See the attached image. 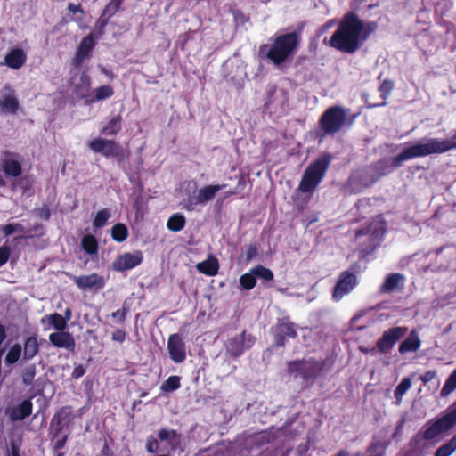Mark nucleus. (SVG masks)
I'll return each instance as SVG.
<instances>
[{"mask_svg": "<svg viewBox=\"0 0 456 456\" xmlns=\"http://www.w3.org/2000/svg\"><path fill=\"white\" fill-rule=\"evenodd\" d=\"M39 351L40 343L37 334H32L24 339L22 346L23 361L32 360L39 354Z\"/></svg>", "mask_w": 456, "mask_h": 456, "instance_id": "bb28decb", "label": "nucleus"}, {"mask_svg": "<svg viewBox=\"0 0 456 456\" xmlns=\"http://www.w3.org/2000/svg\"><path fill=\"white\" fill-rule=\"evenodd\" d=\"M289 93L284 88H278L275 85H269L266 89V102L265 107L270 112L284 113L289 108Z\"/></svg>", "mask_w": 456, "mask_h": 456, "instance_id": "9b49d317", "label": "nucleus"}, {"mask_svg": "<svg viewBox=\"0 0 456 456\" xmlns=\"http://www.w3.org/2000/svg\"><path fill=\"white\" fill-rule=\"evenodd\" d=\"M11 255V248L6 243L0 247V267L7 263Z\"/></svg>", "mask_w": 456, "mask_h": 456, "instance_id": "6e6d98bb", "label": "nucleus"}, {"mask_svg": "<svg viewBox=\"0 0 456 456\" xmlns=\"http://www.w3.org/2000/svg\"><path fill=\"white\" fill-rule=\"evenodd\" d=\"M181 387V377L173 375L161 385L160 389L163 392H173Z\"/></svg>", "mask_w": 456, "mask_h": 456, "instance_id": "a19ab883", "label": "nucleus"}, {"mask_svg": "<svg viewBox=\"0 0 456 456\" xmlns=\"http://www.w3.org/2000/svg\"><path fill=\"white\" fill-rule=\"evenodd\" d=\"M2 230L5 236H10L16 232H24V227L20 224H8Z\"/></svg>", "mask_w": 456, "mask_h": 456, "instance_id": "603ef678", "label": "nucleus"}, {"mask_svg": "<svg viewBox=\"0 0 456 456\" xmlns=\"http://www.w3.org/2000/svg\"><path fill=\"white\" fill-rule=\"evenodd\" d=\"M196 268L200 273L208 276H214L218 272L219 263L215 256H210L208 259L198 263L196 265Z\"/></svg>", "mask_w": 456, "mask_h": 456, "instance_id": "c85d7f7f", "label": "nucleus"}, {"mask_svg": "<svg viewBox=\"0 0 456 456\" xmlns=\"http://www.w3.org/2000/svg\"><path fill=\"white\" fill-rule=\"evenodd\" d=\"M23 358L22 346L19 343L13 344L6 353L4 363L6 366H12Z\"/></svg>", "mask_w": 456, "mask_h": 456, "instance_id": "2f4dec72", "label": "nucleus"}, {"mask_svg": "<svg viewBox=\"0 0 456 456\" xmlns=\"http://www.w3.org/2000/svg\"><path fill=\"white\" fill-rule=\"evenodd\" d=\"M456 389V369L447 378L441 390V395L446 396Z\"/></svg>", "mask_w": 456, "mask_h": 456, "instance_id": "a18cd8bd", "label": "nucleus"}, {"mask_svg": "<svg viewBox=\"0 0 456 456\" xmlns=\"http://www.w3.org/2000/svg\"><path fill=\"white\" fill-rule=\"evenodd\" d=\"M411 379L408 377L403 378V380L397 385L395 390V397L400 403L403 395L411 388Z\"/></svg>", "mask_w": 456, "mask_h": 456, "instance_id": "c03bdc74", "label": "nucleus"}, {"mask_svg": "<svg viewBox=\"0 0 456 456\" xmlns=\"http://www.w3.org/2000/svg\"><path fill=\"white\" fill-rule=\"evenodd\" d=\"M69 436V434L68 433H62L61 436L58 437L51 436V441L53 443V451H61V449H63L66 445Z\"/></svg>", "mask_w": 456, "mask_h": 456, "instance_id": "8fccbe9b", "label": "nucleus"}, {"mask_svg": "<svg viewBox=\"0 0 456 456\" xmlns=\"http://www.w3.org/2000/svg\"><path fill=\"white\" fill-rule=\"evenodd\" d=\"M95 42L94 33H90L83 38L80 45L77 47L76 55L74 58V65L76 67L81 66V64L90 57V53L94 48Z\"/></svg>", "mask_w": 456, "mask_h": 456, "instance_id": "412c9836", "label": "nucleus"}, {"mask_svg": "<svg viewBox=\"0 0 456 456\" xmlns=\"http://www.w3.org/2000/svg\"><path fill=\"white\" fill-rule=\"evenodd\" d=\"M27 61V54L23 49L12 48L4 57V64L12 69H20Z\"/></svg>", "mask_w": 456, "mask_h": 456, "instance_id": "a878e982", "label": "nucleus"}, {"mask_svg": "<svg viewBox=\"0 0 456 456\" xmlns=\"http://www.w3.org/2000/svg\"><path fill=\"white\" fill-rule=\"evenodd\" d=\"M200 204L198 202L197 196L189 197L183 200V208L187 211H193L197 205Z\"/></svg>", "mask_w": 456, "mask_h": 456, "instance_id": "680f3d73", "label": "nucleus"}, {"mask_svg": "<svg viewBox=\"0 0 456 456\" xmlns=\"http://www.w3.org/2000/svg\"><path fill=\"white\" fill-rule=\"evenodd\" d=\"M302 39V28L278 35L269 47L266 57L275 65H281L292 57Z\"/></svg>", "mask_w": 456, "mask_h": 456, "instance_id": "7ed1b4c3", "label": "nucleus"}, {"mask_svg": "<svg viewBox=\"0 0 456 456\" xmlns=\"http://www.w3.org/2000/svg\"><path fill=\"white\" fill-rule=\"evenodd\" d=\"M45 318H47L50 325H52L54 329L59 331L64 330L67 328L66 319L58 313L51 314L49 315H45Z\"/></svg>", "mask_w": 456, "mask_h": 456, "instance_id": "ea45409f", "label": "nucleus"}, {"mask_svg": "<svg viewBox=\"0 0 456 456\" xmlns=\"http://www.w3.org/2000/svg\"><path fill=\"white\" fill-rule=\"evenodd\" d=\"M126 338V332L125 330L122 329H117L115 331L111 334V339L113 341L123 343Z\"/></svg>", "mask_w": 456, "mask_h": 456, "instance_id": "0e129e2a", "label": "nucleus"}, {"mask_svg": "<svg viewBox=\"0 0 456 456\" xmlns=\"http://www.w3.org/2000/svg\"><path fill=\"white\" fill-rule=\"evenodd\" d=\"M239 281L241 288L246 290L252 289L256 284V279L255 274L252 273V269L249 273L242 274Z\"/></svg>", "mask_w": 456, "mask_h": 456, "instance_id": "37998d69", "label": "nucleus"}, {"mask_svg": "<svg viewBox=\"0 0 456 456\" xmlns=\"http://www.w3.org/2000/svg\"><path fill=\"white\" fill-rule=\"evenodd\" d=\"M456 451V436L441 445L435 452V456H451Z\"/></svg>", "mask_w": 456, "mask_h": 456, "instance_id": "4c0bfd02", "label": "nucleus"}, {"mask_svg": "<svg viewBox=\"0 0 456 456\" xmlns=\"http://www.w3.org/2000/svg\"><path fill=\"white\" fill-rule=\"evenodd\" d=\"M405 278L402 273H394L386 276L383 284L379 288V292L383 294H391L396 290H402L404 288Z\"/></svg>", "mask_w": 456, "mask_h": 456, "instance_id": "4be33fe9", "label": "nucleus"}, {"mask_svg": "<svg viewBox=\"0 0 456 456\" xmlns=\"http://www.w3.org/2000/svg\"><path fill=\"white\" fill-rule=\"evenodd\" d=\"M35 375H36L35 365H30V366L25 368V370L22 372V382L26 386L32 385L33 381H34Z\"/></svg>", "mask_w": 456, "mask_h": 456, "instance_id": "3c124183", "label": "nucleus"}, {"mask_svg": "<svg viewBox=\"0 0 456 456\" xmlns=\"http://www.w3.org/2000/svg\"><path fill=\"white\" fill-rule=\"evenodd\" d=\"M50 343L58 348H65L68 350H74L75 339L69 332L63 330L53 332L49 335Z\"/></svg>", "mask_w": 456, "mask_h": 456, "instance_id": "b1692460", "label": "nucleus"}, {"mask_svg": "<svg viewBox=\"0 0 456 456\" xmlns=\"http://www.w3.org/2000/svg\"><path fill=\"white\" fill-rule=\"evenodd\" d=\"M158 436L161 441H167L172 450L177 449L181 444V435L176 430L161 428Z\"/></svg>", "mask_w": 456, "mask_h": 456, "instance_id": "7c9ffc66", "label": "nucleus"}, {"mask_svg": "<svg viewBox=\"0 0 456 456\" xmlns=\"http://www.w3.org/2000/svg\"><path fill=\"white\" fill-rule=\"evenodd\" d=\"M377 29V22H365L355 12H346L330 37V45L341 53L353 54Z\"/></svg>", "mask_w": 456, "mask_h": 456, "instance_id": "f257e3e1", "label": "nucleus"}, {"mask_svg": "<svg viewBox=\"0 0 456 456\" xmlns=\"http://www.w3.org/2000/svg\"><path fill=\"white\" fill-rule=\"evenodd\" d=\"M436 376V370H428L423 375L419 377V379L422 381L424 385H427L431 380H433Z\"/></svg>", "mask_w": 456, "mask_h": 456, "instance_id": "338daca9", "label": "nucleus"}, {"mask_svg": "<svg viewBox=\"0 0 456 456\" xmlns=\"http://www.w3.org/2000/svg\"><path fill=\"white\" fill-rule=\"evenodd\" d=\"M88 147L94 153H100L106 159H116L118 164L123 163L130 157V151L115 140L97 137L88 142Z\"/></svg>", "mask_w": 456, "mask_h": 456, "instance_id": "0eeeda50", "label": "nucleus"}, {"mask_svg": "<svg viewBox=\"0 0 456 456\" xmlns=\"http://www.w3.org/2000/svg\"><path fill=\"white\" fill-rule=\"evenodd\" d=\"M81 247L86 254L95 255L98 252L99 244L95 236L86 234L81 240Z\"/></svg>", "mask_w": 456, "mask_h": 456, "instance_id": "f704fd0d", "label": "nucleus"}, {"mask_svg": "<svg viewBox=\"0 0 456 456\" xmlns=\"http://www.w3.org/2000/svg\"><path fill=\"white\" fill-rule=\"evenodd\" d=\"M275 346L284 347L289 338L297 337V325L289 317L278 319L276 324L272 328Z\"/></svg>", "mask_w": 456, "mask_h": 456, "instance_id": "f8f14e48", "label": "nucleus"}, {"mask_svg": "<svg viewBox=\"0 0 456 456\" xmlns=\"http://www.w3.org/2000/svg\"><path fill=\"white\" fill-rule=\"evenodd\" d=\"M186 224V219L180 213L173 214L167 222V227L169 231L178 232L182 231Z\"/></svg>", "mask_w": 456, "mask_h": 456, "instance_id": "473e14b6", "label": "nucleus"}, {"mask_svg": "<svg viewBox=\"0 0 456 456\" xmlns=\"http://www.w3.org/2000/svg\"><path fill=\"white\" fill-rule=\"evenodd\" d=\"M252 273L255 274L256 278L258 277L267 281H273L274 277L272 270L262 265H257L253 267Z\"/></svg>", "mask_w": 456, "mask_h": 456, "instance_id": "79ce46f5", "label": "nucleus"}, {"mask_svg": "<svg viewBox=\"0 0 456 456\" xmlns=\"http://www.w3.org/2000/svg\"><path fill=\"white\" fill-rule=\"evenodd\" d=\"M421 345L422 341L419 338V335L417 330L413 329L406 337V338L399 345L398 352L401 354L415 353L421 347Z\"/></svg>", "mask_w": 456, "mask_h": 456, "instance_id": "393cba45", "label": "nucleus"}, {"mask_svg": "<svg viewBox=\"0 0 456 456\" xmlns=\"http://www.w3.org/2000/svg\"><path fill=\"white\" fill-rule=\"evenodd\" d=\"M75 417L73 409L69 405H65L58 409L51 419L49 435L58 437L61 436L62 433L70 434Z\"/></svg>", "mask_w": 456, "mask_h": 456, "instance_id": "9d476101", "label": "nucleus"}, {"mask_svg": "<svg viewBox=\"0 0 456 456\" xmlns=\"http://www.w3.org/2000/svg\"><path fill=\"white\" fill-rule=\"evenodd\" d=\"M357 285V277L355 273L344 271L337 281L333 289L332 297L335 301H339L342 297L350 293Z\"/></svg>", "mask_w": 456, "mask_h": 456, "instance_id": "2eb2a0df", "label": "nucleus"}, {"mask_svg": "<svg viewBox=\"0 0 456 456\" xmlns=\"http://www.w3.org/2000/svg\"><path fill=\"white\" fill-rule=\"evenodd\" d=\"M5 456H21L20 444L15 441H11Z\"/></svg>", "mask_w": 456, "mask_h": 456, "instance_id": "13d9d810", "label": "nucleus"}, {"mask_svg": "<svg viewBox=\"0 0 456 456\" xmlns=\"http://www.w3.org/2000/svg\"><path fill=\"white\" fill-rule=\"evenodd\" d=\"M146 450L149 453H154L159 450V442L155 437L151 436L147 439Z\"/></svg>", "mask_w": 456, "mask_h": 456, "instance_id": "e2e57ef3", "label": "nucleus"}, {"mask_svg": "<svg viewBox=\"0 0 456 456\" xmlns=\"http://www.w3.org/2000/svg\"><path fill=\"white\" fill-rule=\"evenodd\" d=\"M5 94H4L0 98V111L2 113H9V114H16L19 108L20 103L15 96L14 89L10 86H4Z\"/></svg>", "mask_w": 456, "mask_h": 456, "instance_id": "aec40b11", "label": "nucleus"}, {"mask_svg": "<svg viewBox=\"0 0 456 456\" xmlns=\"http://www.w3.org/2000/svg\"><path fill=\"white\" fill-rule=\"evenodd\" d=\"M387 231L386 222L383 220L373 221L355 231L354 239L358 240L368 236V244L364 248L366 254L372 253L383 241Z\"/></svg>", "mask_w": 456, "mask_h": 456, "instance_id": "6e6552de", "label": "nucleus"}, {"mask_svg": "<svg viewBox=\"0 0 456 456\" xmlns=\"http://www.w3.org/2000/svg\"><path fill=\"white\" fill-rule=\"evenodd\" d=\"M142 259L143 256L141 251L124 253L118 256L113 262V268L119 272L130 270L139 265L142 262Z\"/></svg>", "mask_w": 456, "mask_h": 456, "instance_id": "6ab92c4d", "label": "nucleus"}, {"mask_svg": "<svg viewBox=\"0 0 456 456\" xmlns=\"http://www.w3.org/2000/svg\"><path fill=\"white\" fill-rule=\"evenodd\" d=\"M393 87H394V85H393L392 81H390V80L383 81V83L379 86V92L382 94L383 102L379 104H371V105H370V107H378V106L385 105V101L387 99V96L391 93V91L393 90Z\"/></svg>", "mask_w": 456, "mask_h": 456, "instance_id": "de8ad7c7", "label": "nucleus"}, {"mask_svg": "<svg viewBox=\"0 0 456 456\" xmlns=\"http://www.w3.org/2000/svg\"><path fill=\"white\" fill-rule=\"evenodd\" d=\"M226 184H210L200 188L196 194L198 202L205 204L208 201L212 200L219 191L226 188Z\"/></svg>", "mask_w": 456, "mask_h": 456, "instance_id": "cd10ccee", "label": "nucleus"}, {"mask_svg": "<svg viewBox=\"0 0 456 456\" xmlns=\"http://www.w3.org/2000/svg\"><path fill=\"white\" fill-rule=\"evenodd\" d=\"M408 332V328L404 326H395L387 329L382 333V336L377 341L378 354H388L395 345L403 338Z\"/></svg>", "mask_w": 456, "mask_h": 456, "instance_id": "ddd939ff", "label": "nucleus"}, {"mask_svg": "<svg viewBox=\"0 0 456 456\" xmlns=\"http://www.w3.org/2000/svg\"><path fill=\"white\" fill-rule=\"evenodd\" d=\"M246 186V179L243 175L238 177V184L234 190H231L225 192V198L238 194Z\"/></svg>", "mask_w": 456, "mask_h": 456, "instance_id": "864d4df0", "label": "nucleus"}, {"mask_svg": "<svg viewBox=\"0 0 456 456\" xmlns=\"http://www.w3.org/2000/svg\"><path fill=\"white\" fill-rule=\"evenodd\" d=\"M110 19V18H108L107 16H103V13H102L101 17L99 18V20L96 22V27H95V30H98V32H97L98 37H100L103 34L104 28L108 24Z\"/></svg>", "mask_w": 456, "mask_h": 456, "instance_id": "bf43d9fd", "label": "nucleus"}, {"mask_svg": "<svg viewBox=\"0 0 456 456\" xmlns=\"http://www.w3.org/2000/svg\"><path fill=\"white\" fill-rule=\"evenodd\" d=\"M332 160L330 153H323L312 162L305 170L297 192L308 193L312 197L324 178Z\"/></svg>", "mask_w": 456, "mask_h": 456, "instance_id": "20e7f679", "label": "nucleus"}, {"mask_svg": "<svg viewBox=\"0 0 456 456\" xmlns=\"http://www.w3.org/2000/svg\"><path fill=\"white\" fill-rule=\"evenodd\" d=\"M423 433V439L430 441L444 434L456 425V403L449 408L445 414L433 422H428Z\"/></svg>", "mask_w": 456, "mask_h": 456, "instance_id": "1a4fd4ad", "label": "nucleus"}, {"mask_svg": "<svg viewBox=\"0 0 456 456\" xmlns=\"http://www.w3.org/2000/svg\"><path fill=\"white\" fill-rule=\"evenodd\" d=\"M361 352H362L365 354H371L375 355L378 353V345L376 344L375 347L372 348H366V347H360Z\"/></svg>", "mask_w": 456, "mask_h": 456, "instance_id": "774afa93", "label": "nucleus"}, {"mask_svg": "<svg viewBox=\"0 0 456 456\" xmlns=\"http://www.w3.org/2000/svg\"><path fill=\"white\" fill-rule=\"evenodd\" d=\"M122 2L120 0H111L106 4L102 12L103 16L111 18L120 8Z\"/></svg>", "mask_w": 456, "mask_h": 456, "instance_id": "09e8293b", "label": "nucleus"}, {"mask_svg": "<svg viewBox=\"0 0 456 456\" xmlns=\"http://www.w3.org/2000/svg\"><path fill=\"white\" fill-rule=\"evenodd\" d=\"M36 214L41 219L47 221L51 217V210L47 205H44L41 208L36 209Z\"/></svg>", "mask_w": 456, "mask_h": 456, "instance_id": "052dcab7", "label": "nucleus"}, {"mask_svg": "<svg viewBox=\"0 0 456 456\" xmlns=\"http://www.w3.org/2000/svg\"><path fill=\"white\" fill-rule=\"evenodd\" d=\"M330 365L328 359L317 360L310 357L288 362L287 371L289 375L299 376L305 382H314L319 376L328 371Z\"/></svg>", "mask_w": 456, "mask_h": 456, "instance_id": "39448f33", "label": "nucleus"}, {"mask_svg": "<svg viewBox=\"0 0 456 456\" xmlns=\"http://www.w3.org/2000/svg\"><path fill=\"white\" fill-rule=\"evenodd\" d=\"M254 344L253 338L244 330L240 335L228 338L225 342V349L232 358H238Z\"/></svg>", "mask_w": 456, "mask_h": 456, "instance_id": "4468645a", "label": "nucleus"}, {"mask_svg": "<svg viewBox=\"0 0 456 456\" xmlns=\"http://www.w3.org/2000/svg\"><path fill=\"white\" fill-rule=\"evenodd\" d=\"M3 159L1 167L6 177H18L22 173V167L20 162V155L8 150L2 152Z\"/></svg>", "mask_w": 456, "mask_h": 456, "instance_id": "dca6fc26", "label": "nucleus"}, {"mask_svg": "<svg viewBox=\"0 0 456 456\" xmlns=\"http://www.w3.org/2000/svg\"><path fill=\"white\" fill-rule=\"evenodd\" d=\"M128 313V308L123 306L121 309H118L117 311L111 314V317L116 319L118 323H124Z\"/></svg>", "mask_w": 456, "mask_h": 456, "instance_id": "5fc2aeb1", "label": "nucleus"}, {"mask_svg": "<svg viewBox=\"0 0 456 456\" xmlns=\"http://www.w3.org/2000/svg\"><path fill=\"white\" fill-rule=\"evenodd\" d=\"M122 129V117L118 114L112 117L102 128L101 134L106 136H116Z\"/></svg>", "mask_w": 456, "mask_h": 456, "instance_id": "c756f323", "label": "nucleus"}, {"mask_svg": "<svg viewBox=\"0 0 456 456\" xmlns=\"http://www.w3.org/2000/svg\"><path fill=\"white\" fill-rule=\"evenodd\" d=\"M67 9L69 10V12H70L72 14H74V17L72 18V20L75 21V22H80L83 20L84 19V16H85V11L83 10L81 4H74L73 3H69L68 4V7Z\"/></svg>", "mask_w": 456, "mask_h": 456, "instance_id": "49530a36", "label": "nucleus"}, {"mask_svg": "<svg viewBox=\"0 0 456 456\" xmlns=\"http://www.w3.org/2000/svg\"><path fill=\"white\" fill-rule=\"evenodd\" d=\"M128 237V229L123 223H118L111 228V238L116 242H123Z\"/></svg>", "mask_w": 456, "mask_h": 456, "instance_id": "c9c22d12", "label": "nucleus"}, {"mask_svg": "<svg viewBox=\"0 0 456 456\" xmlns=\"http://www.w3.org/2000/svg\"><path fill=\"white\" fill-rule=\"evenodd\" d=\"M114 94V89L111 86L105 85L95 89L94 95L89 100L90 102H95L110 98Z\"/></svg>", "mask_w": 456, "mask_h": 456, "instance_id": "e433bc0d", "label": "nucleus"}, {"mask_svg": "<svg viewBox=\"0 0 456 456\" xmlns=\"http://www.w3.org/2000/svg\"><path fill=\"white\" fill-rule=\"evenodd\" d=\"M86 373V367L82 364H78L76 366L71 373V378L74 379H78L83 377Z\"/></svg>", "mask_w": 456, "mask_h": 456, "instance_id": "69168bd1", "label": "nucleus"}, {"mask_svg": "<svg viewBox=\"0 0 456 456\" xmlns=\"http://www.w3.org/2000/svg\"><path fill=\"white\" fill-rule=\"evenodd\" d=\"M81 84L76 85L74 92L77 97L86 99L89 96L91 79L90 77L85 73L80 77Z\"/></svg>", "mask_w": 456, "mask_h": 456, "instance_id": "72a5a7b5", "label": "nucleus"}, {"mask_svg": "<svg viewBox=\"0 0 456 456\" xmlns=\"http://www.w3.org/2000/svg\"><path fill=\"white\" fill-rule=\"evenodd\" d=\"M347 119L346 110L340 106L328 108L321 116L318 126L321 136L334 135L341 131Z\"/></svg>", "mask_w": 456, "mask_h": 456, "instance_id": "423d86ee", "label": "nucleus"}, {"mask_svg": "<svg viewBox=\"0 0 456 456\" xmlns=\"http://www.w3.org/2000/svg\"><path fill=\"white\" fill-rule=\"evenodd\" d=\"M33 403L30 399L23 400L20 404L6 411V414L12 421L23 420L32 414Z\"/></svg>", "mask_w": 456, "mask_h": 456, "instance_id": "5701e85b", "label": "nucleus"}, {"mask_svg": "<svg viewBox=\"0 0 456 456\" xmlns=\"http://www.w3.org/2000/svg\"><path fill=\"white\" fill-rule=\"evenodd\" d=\"M72 281L77 285V287L82 290H100L103 289L105 285L103 277L97 274L96 273L88 275L73 276Z\"/></svg>", "mask_w": 456, "mask_h": 456, "instance_id": "a211bd4d", "label": "nucleus"}, {"mask_svg": "<svg viewBox=\"0 0 456 456\" xmlns=\"http://www.w3.org/2000/svg\"><path fill=\"white\" fill-rule=\"evenodd\" d=\"M111 213L109 208H102L96 213V216L93 221V225L95 228H102L105 226L108 220L110 218Z\"/></svg>", "mask_w": 456, "mask_h": 456, "instance_id": "58836bf2", "label": "nucleus"}, {"mask_svg": "<svg viewBox=\"0 0 456 456\" xmlns=\"http://www.w3.org/2000/svg\"><path fill=\"white\" fill-rule=\"evenodd\" d=\"M167 351L170 359L175 363H182L186 359V345L178 333L171 334L167 339Z\"/></svg>", "mask_w": 456, "mask_h": 456, "instance_id": "f3484780", "label": "nucleus"}, {"mask_svg": "<svg viewBox=\"0 0 456 456\" xmlns=\"http://www.w3.org/2000/svg\"><path fill=\"white\" fill-rule=\"evenodd\" d=\"M258 256V247L256 243L249 244L246 248V260L250 262Z\"/></svg>", "mask_w": 456, "mask_h": 456, "instance_id": "4d7b16f0", "label": "nucleus"}, {"mask_svg": "<svg viewBox=\"0 0 456 456\" xmlns=\"http://www.w3.org/2000/svg\"><path fill=\"white\" fill-rule=\"evenodd\" d=\"M456 149V134L450 139L438 140L437 138H424L416 144L404 148L392 159H382L374 165L379 176L387 175L399 167L404 161L426 157L432 154H442Z\"/></svg>", "mask_w": 456, "mask_h": 456, "instance_id": "f03ea898", "label": "nucleus"}]
</instances>
